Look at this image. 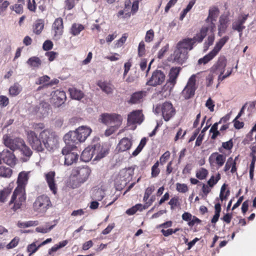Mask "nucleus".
<instances>
[{"label":"nucleus","instance_id":"obj_1","mask_svg":"<svg viewBox=\"0 0 256 256\" xmlns=\"http://www.w3.org/2000/svg\"><path fill=\"white\" fill-rule=\"evenodd\" d=\"M27 138L29 144L37 152H42L45 148L50 150L58 143L55 134L48 130H43L38 136L34 131H28Z\"/></svg>","mask_w":256,"mask_h":256},{"label":"nucleus","instance_id":"obj_2","mask_svg":"<svg viewBox=\"0 0 256 256\" xmlns=\"http://www.w3.org/2000/svg\"><path fill=\"white\" fill-rule=\"evenodd\" d=\"M92 130L85 126H81L74 131H70L66 134L64 139L66 144H72L76 146L85 141L90 135Z\"/></svg>","mask_w":256,"mask_h":256},{"label":"nucleus","instance_id":"obj_3","mask_svg":"<svg viewBox=\"0 0 256 256\" xmlns=\"http://www.w3.org/2000/svg\"><path fill=\"white\" fill-rule=\"evenodd\" d=\"M91 172V170L88 166L76 167L72 170V176L76 179L72 184V188H76L86 182Z\"/></svg>","mask_w":256,"mask_h":256},{"label":"nucleus","instance_id":"obj_4","mask_svg":"<svg viewBox=\"0 0 256 256\" xmlns=\"http://www.w3.org/2000/svg\"><path fill=\"white\" fill-rule=\"evenodd\" d=\"M66 144V146L62 148V153L63 155L65 156L64 164L67 166H70L77 162L79 155L76 152H74V150L76 148V146L70 143V144Z\"/></svg>","mask_w":256,"mask_h":256},{"label":"nucleus","instance_id":"obj_5","mask_svg":"<svg viewBox=\"0 0 256 256\" xmlns=\"http://www.w3.org/2000/svg\"><path fill=\"white\" fill-rule=\"evenodd\" d=\"M2 140L4 144L12 151L20 150L24 143V141L22 138H12L8 134H4Z\"/></svg>","mask_w":256,"mask_h":256},{"label":"nucleus","instance_id":"obj_6","mask_svg":"<svg viewBox=\"0 0 256 256\" xmlns=\"http://www.w3.org/2000/svg\"><path fill=\"white\" fill-rule=\"evenodd\" d=\"M24 190L20 189L16 187L14 190L10 202V205L14 203L13 209L16 210L20 208L22 203L26 200V197L24 193Z\"/></svg>","mask_w":256,"mask_h":256},{"label":"nucleus","instance_id":"obj_7","mask_svg":"<svg viewBox=\"0 0 256 256\" xmlns=\"http://www.w3.org/2000/svg\"><path fill=\"white\" fill-rule=\"evenodd\" d=\"M196 76L192 74L188 79L184 88L182 90V94L185 99L188 100L192 97L195 94L196 89Z\"/></svg>","mask_w":256,"mask_h":256},{"label":"nucleus","instance_id":"obj_8","mask_svg":"<svg viewBox=\"0 0 256 256\" xmlns=\"http://www.w3.org/2000/svg\"><path fill=\"white\" fill-rule=\"evenodd\" d=\"M49 198L46 195H42L37 198L34 203V209L41 212H44L50 204Z\"/></svg>","mask_w":256,"mask_h":256},{"label":"nucleus","instance_id":"obj_9","mask_svg":"<svg viewBox=\"0 0 256 256\" xmlns=\"http://www.w3.org/2000/svg\"><path fill=\"white\" fill-rule=\"evenodd\" d=\"M100 120L102 122L106 125H110L114 124H116V125H120L122 122L121 116L116 114H103L101 115Z\"/></svg>","mask_w":256,"mask_h":256},{"label":"nucleus","instance_id":"obj_10","mask_svg":"<svg viewBox=\"0 0 256 256\" xmlns=\"http://www.w3.org/2000/svg\"><path fill=\"white\" fill-rule=\"evenodd\" d=\"M166 76L163 72L156 70H154L146 84L151 86L161 84L165 80Z\"/></svg>","mask_w":256,"mask_h":256},{"label":"nucleus","instance_id":"obj_11","mask_svg":"<svg viewBox=\"0 0 256 256\" xmlns=\"http://www.w3.org/2000/svg\"><path fill=\"white\" fill-rule=\"evenodd\" d=\"M100 148V144H97L91 145L86 148L82 152L81 159L84 162H88L96 154V150Z\"/></svg>","mask_w":256,"mask_h":256},{"label":"nucleus","instance_id":"obj_12","mask_svg":"<svg viewBox=\"0 0 256 256\" xmlns=\"http://www.w3.org/2000/svg\"><path fill=\"white\" fill-rule=\"evenodd\" d=\"M32 112L38 116H46L50 110V105L44 102H40L38 104L32 106Z\"/></svg>","mask_w":256,"mask_h":256},{"label":"nucleus","instance_id":"obj_13","mask_svg":"<svg viewBox=\"0 0 256 256\" xmlns=\"http://www.w3.org/2000/svg\"><path fill=\"white\" fill-rule=\"evenodd\" d=\"M143 120L144 115L141 110H133L128 116V124L129 125L140 124Z\"/></svg>","mask_w":256,"mask_h":256},{"label":"nucleus","instance_id":"obj_14","mask_svg":"<svg viewBox=\"0 0 256 256\" xmlns=\"http://www.w3.org/2000/svg\"><path fill=\"white\" fill-rule=\"evenodd\" d=\"M52 102L55 106H60L66 100V93L63 90H56L52 92Z\"/></svg>","mask_w":256,"mask_h":256},{"label":"nucleus","instance_id":"obj_15","mask_svg":"<svg viewBox=\"0 0 256 256\" xmlns=\"http://www.w3.org/2000/svg\"><path fill=\"white\" fill-rule=\"evenodd\" d=\"M0 158L4 162L10 166H14L16 164V158L13 152L8 150H4L2 152Z\"/></svg>","mask_w":256,"mask_h":256},{"label":"nucleus","instance_id":"obj_16","mask_svg":"<svg viewBox=\"0 0 256 256\" xmlns=\"http://www.w3.org/2000/svg\"><path fill=\"white\" fill-rule=\"evenodd\" d=\"M181 68L180 67H172L170 68L167 84H168V87L170 88V92L176 84V79L179 75Z\"/></svg>","mask_w":256,"mask_h":256},{"label":"nucleus","instance_id":"obj_17","mask_svg":"<svg viewBox=\"0 0 256 256\" xmlns=\"http://www.w3.org/2000/svg\"><path fill=\"white\" fill-rule=\"evenodd\" d=\"M162 112L163 118L166 121L169 120L175 114L172 104L169 102H165L162 104Z\"/></svg>","mask_w":256,"mask_h":256},{"label":"nucleus","instance_id":"obj_18","mask_svg":"<svg viewBox=\"0 0 256 256\" xmlns=\"http://www.w3.org/2000/svg\"><path fill=\"white\" fill-rule=\"evenodd\" d=\"M188 58V53L176 46L174 52V61L179 64H182Z\"/></svg>","mask_w":256,"mask_h":256},{"label":"nucleus","instance_id":"obj_19","mask_svg":"<svg viewBox=\"0 0 256 256\" xmlns=\"http://www.w3.org/2000/svg\"><path fill=\"white\" fill-rule=\"evenodd\" d=\"M56 173L54 172L50 171L45 174V179L48 186L50 190L54 194L57 192V186L55 181Z\"/></svg>","mask_w":256,"mask_h":256},{"label":"nucleus","instance_id":"obj_20","mask_svg":"<svg viewBox=\"0 0 256 256\" xmlns=\"http://www.w3.org/2000/svg\"><path fill=\"white\" fill-rule=\"evenodd\" d=\"M248 14H246L238 16L237 20L232 24V28L238 32H241L242 30H243L246 28L243 24L248 19Z\"/></svg>","mask_w":256,"mask_h":256},{"label":"nucleus","instance_id":"obj_21","mask_svg":"<svg viewBox=\"0 0 256 256\" xmlns=\"http://www.w3.org/2000/svg\"><path fill=\"white\" fill-rule=\"evenodd\" d=\"M226 66V60L224 57L219 58L216 64L212 68V71L216 74H223L225 71V68Z\"/></svg>","mask_w":256,"mask_h":256},{"label":"nucleus","instance_id":"obj_22","mask_svg":"<svg viewBox=\"0 0 256 256\" xmlns=\"http://www.w3.org/2000/svg\"><path fill=\"white\" fill-rule=\"evenodd\" d=\"M194 42H192L190 38H186L178 42L176 44V46L188 53V52L193 49Z\"/></svg>","mask_w":256,"mask_h":256},{"label":"nucleus","instance_id":"obj_23","mask_svg":"<svg viewBox=\"0 0 256 256\" xmlns=\"http://www.w3.org/2000/svg\"><path fill=\"white\" fill-rule=\"evenodd\" d=\"M132 144V140L128 138H122L119 142L117 148L119 152H123L129 150Z\"/></svg>","mask_w":256,"mask_h":256},{"label":"nucleus","instance_id":"obj_24","mask_svg":"<svg viewBox=\"0 0 256 256\" xmlns=\"http://www.w3.org/2000/svg\"><path fill=\"white\" fill-rule=\"evenodd\" d=\"M63 20L60 18H57L55 20L52 24V29L54 30V36H58V38L63 33Z\"/></svg>","mask_w":256,"mask_h":256},{"label":"nucleus","instance_id":"obj_25","mask_svg":"<svg viewBox=\"0 0 256 256\" xmlns=\"http://www.w3.org/2000/svg\"><path fill=\"white\" fill-rule=\"evenodd\" d=\"M28 172H20L18 176L17 183L18 188H20L21 190H24V187L27 184L28 176Z\"/></svg>","mask_w":256,"mask_h":256},{"label":"nucleus","instance_id":"obj_26","mask_svg":"<svg viewBox=\"0 0 256 256\" xmlns=\"http://www.w3.org/2000/svg\"><path fill=\"white\" fill-rule=\"evenodd\" d=\"M208 160L210 162L214 160H216V164L219 166H222L226 160V156L222 154H219L216 152L212 153L209 157Z\"/></svg>","mask_w":256,"mask_h":256},{"label":"nucleus","instance_id":"obj_27","mask_svg":"<svg viewBox=\"0 0 256 256\" xmlns=\"http://www.w3.org/2000/svg\"><path fill=\"white\" fill-rule=\"evenodd\" d=\"M19 150L20 151L21 154L22 155V156L21 158L23 162H28L32 154V150L26 144L25 142Z\"/></svg>","mask_w":256,"mask_h":256},{"label":"nucleus","instance_id":"obj_28","mask_svg":"<svg viewBox=\"0 0 256 256\" xmlns=\"http://www.w3.org/2000/svg\"><path fill=\"white\" fill-rule=\"evenodd\" d=\"M146 92L142 90L135 92L132 94L130 98L128 101L129 103L134 104L140 102L144 96H146Z\"/></svg>","mask_w":256,"mask_h":256},{"label":"nucleus","instance_id":"obj_29","mask_svg":"<svg viewBox=\"0 0 256 256\" xmlns=\"http://www.w3.org/2000/svg\"><path fill=\"white\" fill-rule=\"evenodd\" d=\"M208 30V28H202L199 33L197 34L194 38H190L192 42H194V44L196 42H201L206 36Z\"/></svg>","mask_w":256,"mask_h":256},{"label":"nucleus","instance_id":"obj_30","mask_svg":"<svg viewBox=\"0 0 256 256\" xmlns=\"http://www.w3.org/2000/svg\"><path fill=\"white\" fill-rule=\"evenodd\" d=\"M218 10L216 8H213L209 10V14L206 21L208 22L210 20L211 22L212 29L215 27V24L213 23L214 21H216L218 16Z\"/></svg>","mask_w":256,"mask_h":256},{"label":"nucleus","instance_id":"obj_31","mask_svg":"<svg viewBox=\"0 0 256 256\" xmlns=\"http://www.w3.org/2000/svg\"><path fill=\"white\" fill-rule=\"evenodd\" d=\"M98 149L97 150H96V156L94 158V160H98L108 154L109 149L107 148L101 147L100 144V148Z\"/></svg>","mask_w":256,"mask_h":256},{"label":"nucleus","instance_id":"obj_32","mask_svg":"<svg viewBox=\"0 0 256 256\" xmlns=\"http://www.w3.org/2000/svg\"><path fill=\"white\" fill-rule=\"evenodd\" d=\"M104 191L102 188H95L92 190V198L93 200H101L104 196Z\"/></svg>","mask_w":256,"mask_h":256},{"label":"nucleus","instance_id":"obj_33","mask_svg":"<svg viewBox=\"0 0 256 256\" xmlns=\"http://www.w3.org/2000/svg\"><path fill=\"white\" fill-rule=\"evenodd\" d=\"M228 40L229 37L228 36H224L220 38L219 41L216 42L214 48L212 50V52L216 55Z\"/></svg>","mask_w":256,"mask_h":256},{"label":"nucleus","instance_id":"obj_34","mask_svg":"<svg viewBox=\"0 0 256 256\" xmlns=\"http://www.w3.org/2000/svg\"><path fill=\"white\" fill-rule=\"evenodd\" d=\"M68 90L72 98L73 99L80 100L84 97V93L75 88H70Z\"/></svg>","mask_w":256,"mask_h":256},{"label":"nucleus","instance_id":"obj_35","mask_svg":"<svg viewBox=\"0 0 256 256\" xmlns=\"http://www.w3.org/2000/svg\"><path fill=\"white\" fill-rule=\"evenodd\" d=\"M228 20L226 18L220 16L219 19V24L218 26V30L219 36H221V33L225 32L227 28Z\"/></svg>","mask_w":256,"mask_h":256},{"label":"nucleus","instance_id":"obj_36","mask_svg":"<svg viewBox=\"0 0 256 256\" xmlns=\"http://www.w3.org/2000/svg\"><path fill=\"white\" fill-rule=\"evenodd\" d=\"M98 86L106 94H112L114 90V86L106 82H99Z\"/></svg>","mask_w":256,"mask_h":256},{"label":"nucleus","instance_id":"obj_37","mask_svg":"<svg viewBox=\"0 0 256 256\" xmlns=\"http://www.w3.org/2000/svg\"><path fill=\"white\" fill-rule=\"evenodd\" d=\"M22 90V88L18 83H15L9 88V94L12 96L18 95Z\"/></svg>","mask_w":256,"mask_h":256},{"label":"nucleus","instance_id":"obj_38","mask_svg":"<svg viewBox=\"0 0 256 256\" xmlns=\"http://www.w3.org/2000/svg\"><path fill=\"white\" fill-rule=\"evenodd\" d=\"M44 27L43 20L41 19L38 20L34 26V32L36 34H40Z\"/></svg>","mask_w":256,"mask_h":256},{"label":"nucleus","instance_id":"obj_39","mask_svg":"<svg viewBox=\"0 0 256 256\" xmlns=\"http://www.w3.org/2000/svg\"><path fill=\"white\" fill-rule=\"evenodd\" d=\"M146 208V207L145 206H144V205L138 204H136L134 206L132 207L131 208L128 209L126 211V213L128 215H132L134 214H135L138 211H142L143 210H144Z\"/></svg>","mask_w":256,"mask_h":256},{"label":"nucleus","instance_id":"obj_40","mask_svg":"<svg viewBox=\"0 0 256 256\" xmlns=\"http://www.w3.org/2000/svg\"><path fill=\"white\" fill-rule=\"evenodd\" d=\"M27 64L33 68H38L42 64L39 58L32 56L27 61Z\"/></svg>","mask_w":256,"mask_h":256},{"label":"nucleus","instance_id":"obj_41","mask_svg":"<svg viewBox=\"0 0 256 256\" xmlns=\"http://www.w3.org/2000/svg\"><path fill=\"white\" fill-rule=\"evenodd\" d=\"M84 29L83 25L79 24H74L70 28V33L74 36H78Z\"/></svg>","mask_w":256,"mask_h":256},{"label":"nucleus","instance_id":"obj_42","mask_svg":"<svg viewBox=\"0 0 256 256\" xmlns=\"http://www.w3.org/2000/svg\"><path fill=\"white\" fill-rule=\"evenodd\" d=\"M24 4V0H18L17 4L12 6V9L16 14H22L23 12V6Z\"/></svg>","mask_w":256,"mask_h":256},{"label":"nucleus","instance_id":"obj_43","mask_svg":"<svg viewBox=\"0 0 256 256\" xmlns=\"http://www.w3.org/2000/svg\"><path fill=\"white\" fill-rule=\"evenodd\" d=\"M12 171L10 168L6 166L0 167V176L9 178L11 176Z\"/></svg>","mask_w":256,"mask_h":256},{"label":"nucleus","instance_id":"obj_44","mask_svg":"<svg viewBox=\"0 0 256 256\" xmlns=\"http://www.w3.org/2000/svg\"><path fill=\"white\" fill-rule=\"evenodd\" d=\"M216 56V54H214L212 50L208 54L206 55L203 58H200L198 60V64H206L212 60Z\"/></svg>","mask_w":256,"mask_h":256},{"label":"nucleus","instance_id":"obj_45","mask_svg":"<svg viewBox=\"0 0 256 256\" xmlns=\"http://www.w3.org/2000/svg\"><path fill=\"white\" fill-rule=\"evenodd\" d=\"M147 142V139L146 138H143L140 142L139 145L132 152V156H136L138 154L142 151L144 147L146 144Z\"/></svg>","mask_w":256,"mask_h":256},{"label":"nucleus","instance_id":"obj_46","mask_svg":"<svg viewBox=\"0 0 256 256\" xmlns=\"http://www.w3.org/2000/svg\"><path fill=\"white\" fill-rule=\"evenodd\" d=\"M209 128V126H206L204 128H203L202 130L201 131V132L198 136V137L196 138L195 146H200L202 144V141L204 138V136L205 132L208 130V129Z\"/></svg>","mask_w":256,"mask_h":256},{"label":"nucleus","instance_id":"obj_47","mask_svg":"<svg viewBox=\"0 0 256 256\" xmlns=\"http://www.w3.org/2000/svg\"><path fill=\"white\" fill-rule=\"evenodd\" d=\"M11 192V189L6 188H4L3 190L0 192V202H4L6 200V199L8 196Z\"/></svg>","mask_w":256,"mask_h":256},{"label":"nucleus","instance_id":"obj_48","mask_svg":"<svg viewBox=\"0 0 256 256\" xmlns=\"http://www.w3.org/2000/svg\"><path fill=\"white\" fill-rule=\"evenodd\" d=\"M208 174V170L204 168H201L199 170L196 172V177L200 180L204 179Z\"/></svg>","mask_w":256,"mask_h":256},{"label":"nucleus","instance_id":"obj_49","mask_svg":"<svg viewBox=\"0 0 256 256\" xmlns=\"http://www.w3.org/2000/svg\"><path fill=\"white\" fill-rule=\"evenodd\" d=\"M159 166V162L157 161L152 168V176L153 178L156 177L160 174V170L158 168Z\"/></svg>","mask_w":256,"mask_h":256},{"label":"nucleus","instance_id":"obj_50","mask_svg":"<svg viewBox=\"0 0 256 256\" xmlns=\"http://www.w3.org/2000/svg\"><path fill=\"white\" fill-rule=\"evenodd\" d=\"M120 125H116V124H110V127L106 130L105 134L106 136H110L116 131Z\"/></svg>","mask_w":256,"mask_h":256},{"label":"nucleus","instance_id":"obj_51","mask_svg":"<svg viewBox=\"0 0 256 256\" xmlns=\"http://www.w3.org/2000/svg\"><path fill=\"white\" fill-rule=\"evenodd\" d=\"M55 225H51L48 227L40 226L36 228V230L38 232L46 234L51 230Z\"/></svg>","mask_w":256,"mask_h":256},{"label":"nucleus","instance_id":"obj_52","mask_svg":"<svg viewBox=\"0 0 256 256\" xmlns=\"http://www.w3.org/2000/svg\"><path fill=\"white\" fill-rule=\"evenodd\" d=\"M214 40V35L209 36L207 40L204 43V48L206 50L208 48L213 44Z\"/></svg>","mask_w":256,"mask_h":256},{"label":"nucleus","instance_id":"obj_53","mask_svg":"<svg viewBox=\"0 0 256 256\" xmlns=\"http://www.w3.org/2000/svg\"><path fill=\"white\" fill-rule=\"evenodd\" d=\"M154 37V30L152 29L147 31L146 33V35L145 36V41L148 42H152Z\"/></svg>","mask_w":256,"mask_h":256},{"label":"nucleus","instance_id":"obj_54","mask_svg":"<svg viewBox=\"0 0 256 256\" xmlns=\"http://www.w3.org/2000/svg\"><path fill=\"white\" fill-rule=\"evenodd\" d=\"M145 54V44L143 41L140 42L138 47V55L140 57L142 56Z\"/></svg>","mask_w":256,"mask_h":256},{"label":"nucleus","instance_id":"obj_55","mask_svg":"<svg viewBox=\"0 0 256 256\" xmlns=\"http://www.w3.org/2000/svg\"><path fill=\"white\" fill-rule=\"evenodd\" d=\"M176 185V190L180 192L185 193L188 190V186L184 184L177 183Z\"/></svg>","mask_w":256,"mask_h":256},{"label":"nucleus","instance_id":"obj_56","mask_svg":"<svg viewBox=\"0 0 256 256\" xmlns=\"http://www.w3.org/2000/svg\"><path fill=\"white\" fill-rule=\"evenodd\" d=\"M40 246V245H39L38 246H36L34 243L29 244L28 246L27 250L28 252H30V255L34 253Z\"/></svg>","mask_w":256,"mask_h":256},{"label":"nucleus","instance_id":"obj_57","mask_svg":"<svg viewBox=\"0 0 256 256\" xmlns=\"http://www.w3.org/2000/svg\"><path fill=\"white\" fill-rule=\"evenodd\" d=\"M178 230V229L177 228L174 229V230L172 228H168L167 230L163 228L161 230V232L164 236H168L176 232Z\"/></svg>","mask_w":256,"mask_h":256},{"label":"nucleus","instance_id":"obj_58","mask_svg":"<svg viewBox=\"0 0 256 256\" xmlns=\"http://www.w3.org/2000/svg\"><path fill=\"white\" fill-rule=\"evenodd\" d=\"M50 80V78L48 76H44L40 77L38 80L36 82V84H42L46 82H48Z\"/></svg>","mask_w":256,"mask_h":256},{"label":"nucleus","instance_id":"obj_59","mask_svg":"<svg viewBox=\"0 0 256 256\" xmlns=\"http://www.w3.org/2000/svg\"><path fill=\"white\" fill-rule=\"evenodd\" d=\"M18 242H19V238H14L7 245L6 248L8 249L12 248H15L18 244Z\"/></svg>","mask_w":256,"mask_h":256},{"label":"nucleus","instance_id":"obj_60","mask_svg":"<svg viewBox=\"0 0 256 256\" xmlns=\"http://www.w3.org/2000/svg\"><path fill=\"white\" fill-rule=\"evenodd\" d=\"M220 178V177L219 174H218V177L216 180L214 179V176H212L210 180L208 181V185L211 188L213 187L217 183Z\"/></svg>","mask_w":256,"mask_h":256},{"label":"nucleus","instance_id":"obj_61","mask_svg":"<svg viewBox=\"0 0 256 256\" xmlns=\"http://www.w3.org/2000/svg\"><path fill=\"white\" fill-rule=\"evenodd\" d=\"M53 44L50 40H46L43 44L42 48L44 50H48L52 48Z\"/></svg>","mask_w":256,"mask_h":256},{"label":"nucleus","instance_id":"obj_62","mask_svg":"<svg viewBox=\"0 0 256 256\" xmlns=\"http://www.w3.org/2000/svg\"><path fill=\"white\" fill-rule=\"evenodd\" d=\"M9 103L8 98L4 96H0V106L2 107H5L8 105Z\"/></svg>","mask_w":256,"mask_h":256},{"label":"nucleus","instance_id":"obj_63","mask_svg":"<svg viewBox=\"0 0 256 256\" xmlns=\"http://www.w3.org/2000/svg\"><path fill=\"white\" fill-rule=\"evenodd\" d=\"M168 44H166L164 46L162 47L158 52V57L161 59L164 56V54L168 49Z\"/></svg>","mask_w":256,"mask_h":256},{"label":"nucleus","instance_id":"obj_64","mask_svg":"<svg viewBox=\"0 0 256 256\" xmlns=\"http://www.w3.org/2000/svg\"><path fill=\"white\" fill-rule=\"evenodd\" d=\"M222 146L226 150H230L233 146V143L232 140L230 139L226 142H224L222 144Z\"/></svg>","mask_w":256,"mask_h":256}]
</instances>
